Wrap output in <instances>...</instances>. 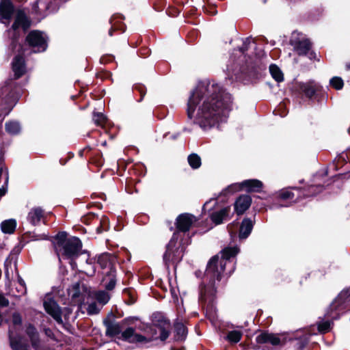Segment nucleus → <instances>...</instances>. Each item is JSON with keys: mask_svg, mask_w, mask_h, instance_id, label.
Returning a JSON list of instances; mask_svg holds the SVG:
<instances>
[{"mask_svg": "<svg viewBox=\"0 0 350 350\" xmlns=\"http://www.w3.org/2000/svg\"><path fill=\"white\" fill-rule=\"evenodd\" d=\"M106 334L109 336H115L121 333V327L118 323L107 322L105 323Z\"/></svg>", "mask_w": 350, "mask_h": 350, "instance_id": "cd10ccee", "label": "nucleus"}, {"mask_svg": "<svg viewBox=\"0 0 350 350\" xmlns=\"http://www.w3.org/2000/svg\"><path fill=\"white\" fill-rule=\"evenodd\" d=\"M243 189L242 182L240 183H233L227 187L222 191L224 195L232 194L237 191H241Z\"/></svg>", "mask_w": 350, "mask_h": 350, "instance_id": "473e14b6", "label": "nucleus"}, {"mask_svg": "<svg viewBox=\"0 0 350 350\" xmlns=\"http://www.w3.org/2000/svg\"><path fill=\"white\" fill-rule=\"evenodd\" d=\"M230 207H226L221 209L219 211L214 212L211 214V220L215 224H220L222 223L223 220L225 219L229 214Z\"/></svg>", "mask_w": 350, "mask_h": 350, "instance_id": "b1692460", "label": "nucleus"}, {"mask_svg": "<svg viewBox=\"0 0 350 350\" xmlns=\"http://www.w3.org/2000/svg\"><path fill=\"white\" fill-rule=\"evenodd\" d=\"M196 221V217L191 214L183 213L180 215L176 219V226L178 230L177 232L180 234V232H185L188 231Z\"/></svg>", "mask_w": 350, "mask_h": 350, "instance_id": "9b49d317", "label": "nucleus"}, {"mask_svg": "<svg viewBox=\"0 0 350 350\" xmlns=\"http://www.w3.org/2000/svg\"><path fill=\"white\" fill-rule=\"evenodd\" d=\"M109 34L110 36H112V29L109 30Z\"/></svg>", "mask_w": 350, "mask_h": 350, "instance_id": "8fccbe9b", "label": "nucleus"}, {"mask_svg": "<svg viewBox=\"0 0 350 350\" xmlns=\"http://www.w3.org/2000/svg\"><path fill=\"white\" fill-rule=\"evenodd\" d=\"M44 307L46 312L59 324H62V311L58 304L51 297L45 298Z\"/></svg>", "mask_w": 350, "mask_h": 350, "instance_id": "1a4fd4ad", "label": "nucleus"}, {"mask_svg": "<svg viewBox=\"0 0 350 350\" xmlns=\"http://www.w3.org/2000/svg\"><path fill=\"white\" fill-rule=\"evenodd\" d=\"M122 340L131 342H142L146 341V338L144 336L135 332V329L132 327H129L121 333Z\"/></svg>", "mask_w": 350, "mask_h": 350, "instance_id": "4468645a", "label": "nucleus"}, {"mask_svg": "<svg viewBox=\"0 0 350 350\" xmlns=\"http://www.w3.org/2000/svg\"><path fill=\"white\" fill-rule=\"evenodd\" d=\"M213 203V204H216V200H211L210 201L208 202H206L204 204V209H206L208 206Z\"/></svg>", "mask_w": 350, "mask_h": 350, "instance_id": "c03bdc74", "label": "nucleus"}, {"mask_svg": "<svg viewBox=\"0 0 350 350\" xmlns=\"http://www.w3.org/2000/svg\"><path fill=\"white\" fill-rule=\"evenodd\" d=\"M5 131L12 135H18L21 131V126L19 122L16 121H10L5 124Z\"/></svg>", "mask_w": 350, "mask_h": 350, "instance_id": "bb28decb", "label": "nucleus"}, {"mask_svg": "<svg viewBox=\"0 0 350 350\" xmlns=\"http://www.w3.org/2000/svg\"><path fill=\"white\" fill-rule=\"evenodd\" d=\"M94 121L98 126H103L107 121L106 116L102 113H94Z\"/></svg>", "mask_w": 350, "mask_h": 350, "instance_id": "e433bc0d", "label": "nucleus"}, {"mask_svg": "<svg viewBox=\"0 0 350 350\" xmlns=\"http://www.w3.org/2000/svg\"><path fill=\"white\" fill-rule=\"evenodd\" d=\"M291 43L299 55H307L311 48V43L308 39L296 41L294 38H292Z\"/></svg>", "mask_w": 350, "mask_h": 350, "instance_id": "f3484780", "label": "nucleus"}, {"mask_svg": "<svg viewBox=\"0 0 350 350\" xmlns=\"http://www.w3.org/2000/svg\"><path fill=\"white\" fill-rule=\"evenodd\" d=\"M67 160H68L67 159H60V160H59V161H60V162L62 163V165H64V164H65V163H66V161H67Z\"/></svg>", "mask_w": 350, "mask_h": 350, "instance_id": "de8ad7c7", "label": "nucleus"}, {"mask_svg": "<svg viewBox=\"0 0 350 350\" xmlns=\"http://www.w3.org/2000/svg\"><path fill=\"white\" fill-rule=\"evenodd\" d=\"M9 304L8 299L2 294H0V306L5 307L8 306Z\"/></svg>", "mask_w": 350, "mask_h": 350, "instance_id": "a19ab883", "label": "nucleus"}, {"mask_svg": "<svg viewBox=\"0 0 350 350\" xmlns=\"http://www.w3.org/2000/svg\"><path fill=\"white\" fill-rule=\"evenodd\" d=\"M95 298L100 304L105 305L109 301L110 297L107 292L100 291L96 293Z\"/></svg>", "mask_w": 350, "mask_h": 350, "instance_id": "c9c22d12", "label": "nucleus"}, {"mask_svg": "<svg viewBox=\"0 0 350 350\" xmlns=\"http://www.w3.org/2000/svg\"><path fill=\"white\" fill-rule=\"evenodd\" d=\"M38 1H36L33 5V11L36 13V14H38L39 13V11H38Z\"/></svg>", "mask_w": 350, "mask_h": 350, "instance_id": "37998d69", "label": "nucleus"}, {"mask_svg": "<svg viewBox=\"0 0 350 350\" xmlns=\"http://www.w3.org/2000/svg\"><path fill=\"white\" fill-rule=\"evenodd\" d=\"M98 262L102 268L109 267V269L103 272L105 276L103 279L102 282L107 290H112L116 286L115 270L111 267V263L108 261L107 256H100Z\"/></svg>", "mask_w": 350, "mask_h": 350, "instance_id": "423d86ee", "label": "nucleus"}, {"mask_svg": "<svg viewBox=\"0 0 350 350\" xmlns=\"http://www.w3.org/2000/svg\"><path fill=\"white\" fill-rule=\"evenodd\" d=\"M100 311V309L97 307L96 304L93 303L88 306V312L90 314H97Z\"/></svg>", "mask_w": 350, "mask_h": 350, "instance_id": "ea45409f", "label": "nucleus"}, {"mask_svg": "<svg viewBox=\"0 0 350 350\" xmlns=\"http://www.w3.org/2000/svg\"><path fill=\"white\" fill-rule=\"evenodd\" d=\"M187 159L190 166L193 169L198 168L201 165V159L198 154H189Z\"/></svg>", "mask_w": 350, "mask_h": 350, "instance_id": "f704fd0d", "label": "nucleus"}, {"mask_svg": "<svg viewBox=\"0 0 350 350\" xmlns=\"http://www.w3.org/2000/svg\"><path fill=\"white\" fill-rule=\"evenodd\" d=\"M330 85L336 90H340L342 88L344 83L340 77H334L330 79Z\"/></svg>", "mask_w": 350, "mask_h": 350, "instance_id": "58836bf2", "label": "nucleus"}, {"mask_svg": "<svg viewBox=\"0 0 350 350\" xmlns=\"http://www.w3.org/2000/svg\"><path fill=\"white\" fill-rule=\"evenodd\" d=\"M27 41L30 46L35 48L34 52H42L46 49V38L39 31H32L27 36Z\"/></svg>", "mask_w": 350, "mask_h": 350, "instance_id": "6e6552de", "label": "nucleus"}, {"mask_svg": "<svg viewBox=\"0 0 350 350\" xmlns=\"http://www.w3.org/2000/svg\"><path fill=\"white\" fill-rule=\"evenodd\" d=\"M243 188L248 192H258L262 187V183L257 179H249L242 182Z\"/></svg>", "mask_w": 350, "mask_h": 350, "instance_id": "aec40b11", "label": "nucleus"}, {"mask_svg": "<svg viewBox=\"0 0 350 350\" xmlns=\"http://www.w3.org/2000/svg\"><path fill=\"white\" fill-rule=\"evenodd\" d=\"M242 337V332L238 330H233L228 332L226 339L231 343H237Z\"/></svg>", "mask_w": 350, "mask_h": 350, "instance_id": "72a5a7b5", "label": "nucleus"}, {"mask_svg": "<svg viewBox=\"0 0 350 350\" xmlns=\"http://www.w3.org/2000/svg\"><path fill=\"white\" fill-rule=\"evenodd\" d=\"M279 198L283 200H292L295 194L289 189H282L279 193Z\"/></svg>", "mask_w": 350, "mask_h": 350, "instance_id": "4c0bfd02", "label": "nucleus"}, {"mask_svg": "<svg viewBox=\"0 0 350 350\" xmlns=\"http://www.w3.org/2000/svg\"><path fill=\"white\" fill-rule=\"evenodd\" d=\"M269 72L272 77L278 82L282 81L284 79L283 74L280 69L275 64H271L269 66Z\"/></svg>", "mask_w": 350, "mask_h": 350, "instance_id": "7c9ffc66", "label": "nucleus"}, {"mask_svg": "<svg viewBox=\"0 0 350 350\" xmlns=\"http://www.w3.org/2000/svg\"><path fill=\"white\" fill-rule=\"evenodd\" d=\"M253 228V222L250 219L245 218L242 221L240 231L239 238L241 239H246L251 233Z\"/></svg>", "mask_w": 350, "mask_h": 350, "instance_id": "4be33fe9", "label": "nucleus"}, {"mask_svg": "<svg viewBox=\"0 0 350 350\" xmlns=\"http://www.w3.org/2000/svg\"><path fill=\"white\" fill-rule=\"evenodd\" d=\"M14 12V6L10 0H0V22L10 23Z\"/></svg>", "mask_w": 350, "mask_h": 350, "instance_id": "f8f14e48", "label": "nucleus"}, {"mask_svg": "<svg viewBox=\"0 0 350 350\" xmlns=\"http://www.w3.org/2000/svg\"><path fill=\"white\" fill-rule=\"evenodd\" d=\"M237 247H228L221 252V256H213L207 265L205 271V278L210 280V285L204 286L200 290V299L202 301H212L215 294L213 282L215 279L219 280L221 275L225 272L226 267L229 265L230 269L226 274L230 275L234 271V263L230 258L234 257L239 252Z\"/></svg>", "mask_w": 350, "mask_h": 350, "instance_id": "f03ea898", "label": "nucleus"}, {"mask_svg": "<svg viewBox=\"0 0 350 350\" xmlns=\"http://www.w3.org/2000/svg\"><path fill=\"white\" fill-rule=\"evenodd\" d=\"M252 198L249 195L240 196L234 202V209L238 215L243 214L250 206Z\"/></svg>", "mask_w": 350, "mask_h": 350, "instance_id": "dca6fc26", "label": "nucleus"}, {"mask_svg": "<svg viewBox=\"0 0 350 350\" xmlns=\"http://www.w3.org/2000/svg\"><path fill=\"white\" fill-rule=\"evenodd\" d=\"M26 333L31 340L32 347L36 350H38L40 348V340L36 328L29 324L27 326Z\"/></svg>", "mask_w": 350, "mask_h": 350, "instance_id": "5701e85b", "label": "nucleus"}, {"mask_svg": "<svg viewBox=\"0 0 350 350\" xmlns=\"http://www.w3.org/2000/svg\"><path fill=\"white\" fill-rule=\"evenodd\" d=\"M8 170L7 167H0V198L7 192L8 183Z\"/></svg>", "mask_w": 350, "mask_h": 350, "instance_id": "412c9836", "label": "nucleus"}, {"mask_svg": "<svg viewBox=\"0 0 350 350\" xmlns=\"http://www.w3.org/2000/svg\"><path fill=\"white\" fill-rule=\"evenodd\" d=\"M185 247L179 241V233L174 232L169 243L163 258L165 265L169 267L170 265H176L183 257Z\"/></svg>", "mask_w": 350, "mask_h": 350, "instance_id": "20e7f679", "label": "nucleus"}, {"mask_svg": "<svg viewBox=\"0 0 350 350\" xmlns=\"http://www.w3.org/2000/svg\"><path fill=\"white\" fill-rule=\"evenodd\" d=\"M12 70L16 78L21 77L26 71L25 60L22 55H16L12 62Z\"/></svg>", "mask_w": 350, "mask_h": 350, "instance_id": "a211bd4d", "label": "nucleus"}, {"mask_svg": "<svg viewBox=\"0 0 350 350\" xmlns=\"http://www.w3.org/2000/svg\"><path fill=\"white\" fill-rule=\"evenodd\" d=\"M348 69H350V64L347 65Z\"/></svg>", "mask_w": 350, "mask_h": 350, "instance_id": "3c124183", "label": "nucleus"}, {"mask_svg": "<svg viewBox=\"0 0 350 350\" xmlns=\"http://www.w3.org/2000/svg\"><path fill=\"white\" fill-rule=\"evenodd\" d=\"M300 90L309 98H311L317 90V85L313 81H310L300 85Z\"/></svg>", "mask_w": 350, "mask_h": 350, "instance_id": "a878e982", "label": "nucleus"}, {"mask_svg": "<svg viewBox=\"0 0 350 350\" xmlns=\"http://www.w3.org/2000/svg\"><path fill=\"white\" fill-rule=\"evenodd\" d=\"M231 95L218 84L209 81L200 82L191 92L187 103L188 118L206 131L226 121L232 109Z\"/></svg>", "mask_w": 350, "mask_h": 350, "instance_id": "f257e3e1", "label": "nucleus"}, {"mask_svg": "<svg viewBox=\"0 0 350 350\" xmlns=\"http://www.w3.org/2000/svg\"><path fill=\"white\" fill-rule=\"evenodd\" d=\"M44 217L43 210L40 207H34L28 213L27 219L32 225H38Z\"/></svg>", "mask_w": 350, "mask_h": 350, "instance_id": "6ab92c4d", "label": "nucleus"}, {"mask_svg": "<svg viewBox=\"0 0 350 350\" xmlns=\"http://www.w3.org/2000/svg\"><path fill=\"white\" fill-rule=\"evenodd\" d=\"M45 332L47 335H50V333H51V330L50 329H45Z\"/></svg>", "mask_w": 350, "mask_h": 350, "instance_id": "09e8293b", "label": "nucleus"}, {"mask_svg": "<svg viewBox=\"0 0 350 350\" xmlns=\"http://www.w3.org/2000/svg\"><path fill=\"white\" fill-rule=\"evenodd\" d=\"M310 190L311 191L312 193L307 194L306 195L307 196H310L314 195V194L317 193V192L320 191L321 187L312 186V187H310Z\"/></svg>", "mask_w": 350, "mask_h": 350, "instance_id": "79ce46f5", "label": "nucleus"}, {"mask_svg": "<svg viewBox=\"0 0 350 350\" xmlns=\"http://www.w3.org/2000/svg\"><path fill=\"white\" fill-rule=\"evenodd\" d=\"M174 328L176 333V339L180 340L185 339L187 330L184 324L182 323H176L174 325Z\"/></svg>", "mask_w": 350, "mask_h": 350, "instance_id": "c756f323", "label": "nucleus"}, {"mask_svg": "<svg viewBox=\"0 0 350 350\" xmlns=\"http://www.w3.org/2000/svg\"><path fill=\"white\" fill-rule=\"evenodd\" d=\"M211 14H215L217 13V11L215 10V9L214 8H211V10L209 12Z\"/></svg>", "mask_w": 350, "mask_h": 350, "instance_id": "49530a36", "label": "nucleus"}, {"mask_svg": "<svg viewBox=\"0 0 350 350\" xmlns=\"http://www.w3.org/2000/svg\"><path fill=\"white\" fill-rule=\"evenodd\" d=\"M344 293H341L332 302L329 308L327 309L325 317L327 319L318 323V331L321 333H325L329 332L331 328L332 322L329 319H336L338 317V311L340 308L344 303Z\"/></svg>", "mask_w": 350, "mask_h": 350, "instance_id": "39448f33", "label": "nucleus"}, {"mask_svg": "<svg viewBox=\"0 0 350 350\" xmlns=\"http://www.w3.org/2000/svg\"><path fill=\"white\" fill-rule=\"evenodd\" d=\"M16 227V221L14 219L4 220L1 224V231L5 234H12Z\"/></svg>", "mask_w": 350, "mask_h": 350, "instance_id": "393cba45", "label": "nucleus"}, {"mask_svg": "<svg viewBox=\"0 0 350 350\" xmlns=\"http://www.w3.org/2000/svg\"><path fill=\"white\" fill-rule=\"evenodd\" d=\"M312 329H314V327H310L309 329H307V334H306L303 336H300V338H299V342L297 343V349L302 350L305 345L307 344L309 339V336L316 334L315 332L312 331Z\"/></svg>", "mask_w": 350, "mask_h": 350, "instance_id": "2f4dec72", "label": "nucleus"}, {"mask_svg": "<svg viewBox=\"0 0 350 350\" xmlns=\"http://www.w3.org/2000/svg\"><path fill=\"white\" fill-rule=\"evenodd\" d=\"M66 233L62 232L55 236L54 247L58 256L59 262L62 259L70 260V265L73 269L76 266L74 259L81 253L82 243L80 239L76 237L66 238Z\"/></svg>", "mask_w": 350, "mask_h": 350, "instance_id": "7ed1b4c3", "label": "nucleus"}, {"mask_svg": "<svg viewBox=\"0 0 350 350\" xmlns=\"http://www.w3.org/2000/svg\"><path fill=\"white\" fill-rule=\"evenodd\" d=\"M47 239V236L45 235V234H42V235H40L38 236L36 239L37 240H40V239Z\"/></svg>", "mask_w": 350, "mask_h": 350, "instance_id": "a18cd8bd", "label": "nucleus"}, {"mask_svg": "<svg viewBox=\"0 0 350 350\" xmlns=\"http://www.w3.org/2000/svg\"><path fill=\"white\" fill-rule=\"evenodd\" d=\"M256 340L258 344L269 343L273 346L281 345L282 343L281 338L278 335L267 332L257 336Z\"/></svg>", "mask_w": 350, "mask_h": 350, "instance_id": "2eb2a0df", "label": "nucleus"}, {"mask_svg": "<svg viewBox=\"0 0 350 350\" xmlns=\"http://www.w3.org/2000/svg\"><path fill=\"white\" fill-rule=\"evenodd\" d=\"M22 318L19 313L14 312L12 317V325L10 329L12 328L15 333H18L19 328L21 326Z\"/></svg>", "mask_w": 350, "mask_h": 350, "instance_id": "c85d7f7f", "label": "nucleus"}, {"mask_svg": "<svg viewBox=\"0 0 350 350\" xmlns=\"http://www.w3.org/2000/svg\"><path fill=\"white\" fill-rule=\"evenodd\" d=\"M152 322L160 332V338L165 340L169 336L170 322L161 314H154Z\"/></svg>", "mask_w": 350, "mask_h": 350, "instance_id": "9d476101", "label": "nucleus"}, {"mask_svg": "<svg viewBox=\"0 0 350 350\" xmlns=\"http://www.w3.org/2000/svg\"><path fill=\"white\" fill-rule=\"evenodd\" d=\"M9 338L12 350H29L27 344L23 342L18 333H15L12 328L9 329Z\"/></svg>", "mask_w": 350, "mask_h": 350, "instance_id": "ddd939ff", "label": "nucleus"}, {"mask_svg": "<svg viewBox=\"0 0 350 350\" xmlns=\"http://www.w3.org/2000/svg\"><path fill=\"white\" fill-rule=\"evenodd\" d=\"M30 26V23L27 19L25 14L23 11H18L14 23L11 29L8 30V34L11 36L12 44L16 40L18 36V29L21 27L24 30L27 29Z\"/></svg>", "mask_w": 350, "mask_h": 350, "instance_id": "0eeeda50", "label": "nucleus"}]
</instances>
